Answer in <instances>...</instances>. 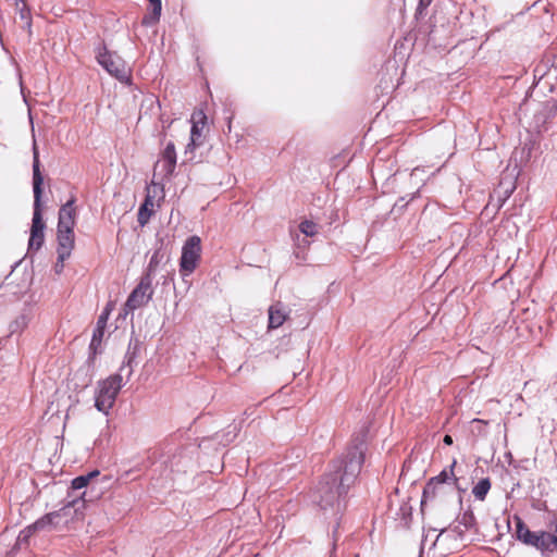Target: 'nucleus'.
<instances>
[{
  "label": "nucleus",
  "instance_id": "obj_1",
  "mask_svg": "<svg viewBox=\"0 0 557 557\" xmlns=\"http://www.w3.org/2000/svg\"><path fill=\"white\" fill-rule=\"evenodd\" d=\"M367 432L362 430L352 437L346 454L330 465L327 472L317 485L313 499L321 509L341 510L342 502L356 482L364 462Z\"/></svg>",
  "mask_w": 557,
  "mask_h": 557
},
{
  "label": "nucleus",
  "instance_id": "obj_2",
  "mask_svg": "<svg viewBox=\"0 0 557 557\" xmlns=\"http://www.w3.org/2000/svg\"><path fill=\"white\" fill-rule=\"evenodd\" d=\"M44 177L40 172V162L36 147H34L33 161V191H34V212L30 227V237L28 240V249H40L45 240V222L41 211Z\"/></svg>",
  "mask_w": 557,
  "mask_h": 557
},
{
  "label": "nucleus",
  "instance_id": "obj_3",
  "mask_svg": "<svg viewBox=\"0 0 557 557\" xmlns=\"http://www.w3.org/2000/svg\"><path fill=\"white\" fill-rule=\"evenodd\" d=\"M124 384L122 373H114L106 380L100 381L95 398L96 409L104 414H109Z\"/></svg>",
  "mask_w": 557,
  "mask_h": 557
},
{
  "label": "nucleus",
  "instance_id": "obj_4",
  "mask_svg": "<svg viewBox=\"0 0 557 557\" xmlns=\"http://www.w3.org/2000/svg\"><path fill=\"white\" fill-rule=\"evenodd\" d=\"M94 51L98 64L104 71L120 82L128 81L129 74L124 60L115 51H110L104 41L99 40Z\"/></svg>",
  "mask_w": 557,
  "mask_h": 557
},
{
  "label": "nucleus",
  "instance_id": "obj_5",
  "mask_svg": "<svg viewBox=\"0 0 557 557\" xmlns=\"http://www.w3.org/2000/svg\"><path fill=\"white\" fill-rule=\"evenodd\" d=\"M71 509L74 510L75 515L83 510V502L81 500V497H75L71 500H67L59 510L46 513L34 522V528L38 531L50 530L57 528L63 518L65 519L64 522L66 523L69 521L67 517L70 516Z\"/></svg>",
  "mask_w": 557,
  "mask_h": 557
},
{
  "label": "nucleus",
  "instance_id": "obj_6",
  "mask_svg": "<svg viewBox=\"0 0 557 557\" xmlns=\"http://www.w3.org/2000/svg\"><path fill=\"white\" fill-rule=\"evenodd\" d=\"M516 520V537L518 541L522 542L525 545L535 547L542 553L545 552H554L552 549L553 544L549 541L548 532H533L531 531L523 520L519 517L515 518Z\"/></svg>",
  "mask_w": 557,
  "mask_h": 557
},
{
  "label": "nucleus",
  "instance_id": "obj_7",
  "mask_svg": "<svg viewBox=\"0 0 557 557\" xmlns=\"http://www.w3.org/2000/svg\"><path fill=\"white\" fill-rule=\"evenodd\" d=\"M201 239L197 235H193L186 239L182 248L180 260V271L183 276L191 274L200 260Z\"/></svg>",
  "mask_w": 557,
  "mask_h": 557
},
{
  "label": "nucleus",
  "instance_id": "obj_8",
  "mask_svg": "<svg viewBox=\"0 0 557 557\" xmlns=\"http://www.w3.org/2000/svg\"><path fill=\"white\" fill-rule=\"evenodd\" d=\"M153 295L152 280L143 275L138 285L132 290L124 305V315L147 305Z\"/></svg>",
  "mask_w": 557,
  "mask_h": 557
},
{
  "label": "nucleus",
  "instance_id": "obj_9",
  "mask_svg": "<svg viewBox=\"0 0 557 557\" xmlns=\"http://www.w3.org/2000/svg\"><path fill=\"white\" fill-rule=\"evenodd\" d=\"M111 313V305L108 304L101 314L98 317L96 327L92 332V337L89 344V350L95 356L101 352V343L104 336L107 323Z\"/></svg>",
  "mask_w": 557,
  "mask_h": 557
},
{
  "label": "nucleus",
  "instance_id": "obj_10",
  "mask_svg": "<svg viewBox=\"0 0 557 557\" xmlns=\"http://www.w3.org/2000/svg\"><path fill=\"white\" fill-rule=\"evenodd\" d=\"M99 474H100V472L98 470H92L86 474H82V475L74 478L71 482V487H70L66 498L64 499V503H66L67 500H71L75 497H81V500L83 502V508H84L85 507V499H84L85 492L79 493V491L85 488L88 485V483L90 482V480L96 478Z\"/></svg>",
  "mask_w": 557,
  "mask_h": 557
},
{
  "label": "nucleus",
  "instance_id": "obj_11",
  "mask_svg": "<svg viewBox=\"0 0 557 557\" xmlns=\"http://www.w3.org/2000/svg\"><path fill=\"white\" fill-rule=\"evenodd\" d=\"M75 198L71 197L59 210L57 230L73 231L75 226Z\"/></svg>",
  "mask_w": 557,
  "mask_h": 557
},
{
  "label": "nucleus",
  "instance_id": "obj_12",
  "mask_svg": "<svg viewBox=\"0 0 557 557\" xmlns=\"http://www.w3.org/2000/svg\"><path fill=\"white\" fill-rule=\"evenodd\" d=\"M207 116L202 111L194 113L191 117L190 141L187 144L185 153L193 152V150L201 145V129L205 125Z\"/></svg>",
  "mask_w": 557,
  "mask_h": 557
},
{
  "label": "nucleus",
  "instance_id": "obj_13",
  "mask_svg": "<svg viewBox=\"0 0 557 557\" xmlns=\"http://www.w3.org/2000/svg\"><path fill=\"white\" fill-rule=\"evenodd\" d=\"M59 261L63 263L70 256L74 248V231L57 230Z\"/></svg>",
  "mask_w": 557,
  "mask_h": 557
},
{
  "label": "nucleus",
  "instance_id": "obj_14",
  "mask_svg": "<svg viewBox=\"0 0 557 557\" xmlns=\"http://www.w3.org/2000/svg\"><path fill=\"white\" fill-rule=\"evenodd\" d=\"M139 350V341L131 338L125 354L124 361L120 368L119 373L126 371V379L128 380L133 373V366L136 363V358Z\"/></svg>",
  "mask_w": 557,
  "mask_h": 557
},
{
  "label": "nucleus",
  "instance_id": "obj_15",
  "mask_svg": "<svg viewBox=\"0 0 557 557\" xmlns=\"http://www.w3.org/2000/svg\"><path fill=\"white\" fill-rule=\"evenodd\" d=\"M287 311L282 302H276L269 308V329H277L287 319Z\"/></svg>",
  "mask_w": 557,
  "mask_h": 557
},
{
  "label": "nucleus",
  "instance_id": "obj_16",
  "mask_svg": "<svg viewBox=\"0 0 557 557\" xmlns=\"http://www.w3.org/2000/svg\"><path fill=\"white\" fill-rule=\"evenodd\" d=\"M240 430H242V422H239V423L234 422V423L230 424L227 426V429L224 430L223 432L216 433L215 440L224 446L228 445L237 437Z\"/></svg>",
  "mask_w": 557,
  "mask_h": 557
},
{
  "label": "nucleus",
  "instance_id": "obj_17",
  "mask_svg": "<svg viewBox=\"0 0 557 557\" xmlns=\"http://www.w3.org/2000/svg\"><path fill=\"white\" fill-rule=\"evenodd\" d=\"M443 490L442 486H438L437 483H435L432 479L428 481L425 484L423 492H422V498H421V509L423 510L425 504L429 500H432L435 498V496L441 493Z\"/></svg>",
  "mask_w": 557,
  "mask_h": 557
},
{
  "label": "nucleus",
  "instance_id": "obj_18",
  "mask_svg": "<svg viewBox=\"0 0 557 557\" xmlns=\"http://www.w3.org/2000/svg\"><path fill=\"white\" fill-rule=\"evenodd\" d=\"M175 166V161L159 159L154 165V176L160 175L163 178H170L174 173Z\"/></svg>",
  "mask_w": 557,
  "mask_h": 557
},
{
  "label": "nucleus",
  "instance_id": "obj_19",
  "mask_svg": "<svg viewBox=\"0 0 557 557\" xmlns=\"http://www.w3.org/2000/svg\"><path fill=\"white\" fill-rule=\"evenodd\" d=\"M152 200L151 197L148 195L145 199V201L140 205L138 214H137V221L141 226H145L150 216L152 215Z\"/></svg>",
  "mask_w": 557,
  "mask_h": 557
},
{
  "label": "nucleus",
  "instance_id": "obj_20",
  "mask_svg": "<svg viewBox=\"0 0 557 557\" xmlns=\"http://www.w3.org/2000/svg\"><path fill=\"white\" fill-rule=\"evenodd\" d=\"M151 7V12L144 16L143 24L145 25H152L159 22L161 10H162V2L161 0H148Z\"/></svg>",
  "mask_w": 557,
  "mask_h": 557
},
{
  "label": "nucleus",
  "instance_id": "obj_21",
  "mask_svg": "<svg viewBox=\"0 0 557 557\" xmlns=\"http://www.w3.org/2000/svg\"><path fill=\"white\" fill-rule=\"evenodd\" d=\"M491 488V481L488 478L481 479L472 488V494L479 500H484Z\"/></svg>",
  "mask_w": 557,
  "mask_h": 557
},
{
  "label": "nucleus",
  "instance_id": "obj_22",
  "mask_svg": "<svg viewBox=\"0 0 557 557\" xmlns=\"http://www.w3.org/2000/svg\"><path fill=\"white\" fill-rule=\"evenodd\" d=\"M163 257H164V253L161 251V249H157L152 253L144 275H149V277L152 278L153 274H154L159 263L162 261Z\"/></svg>",
  "mask_w": 557,
  "mask_h": 557
},
{
  "label": "nucleus",
  "instance_id": "obj_23",
  "mask_svg": "<svg viewBox=\"0 0 557 557\" xmlns=\"http://www.w3.org/2000/svg\"><path fill=\"white\" fill-rule=\"evenodd\" d=\"M38 530L34 528V523L23 529L16 540V544L13 549L20 548L22 545H27L28 540L32 537V535L37 532Z\"/></svg>",
  "mask_w": 557,
  "mask_h": 557
},
{
  "label": "nucleus",
  "instance_id": "obj_24",
  "mask_svg": "<svg viewBox=\"0 0 557 557\" xmlns=\"http://www.w3.org/2000/svg\"><path fill=\"white\" fill-rule=\"evenodd\" d=\"M458 522L465 528V530H471L476 524L475 516L472 510H467L461 516H459Z\"/></svg>",
  "mask_w": 557,
  "mask_h": 557
},
{
  "label": "nucleus",
  "instance_id": "obj_25",
  "mask_svg": "<svg viewBox=\"0 0 557 557\" xmlns=\"http://www.w3.org/2000/svg\"><path fill=\"white\" fill-rule=\"evenodd\" d=\"M318 224L310 221L305 220L299 224V231L305 234L306 236H314L318 233Z\"/></svg>",
  "mask_w": 557,
  "mask_h": 557
},
{
  "label": "nucleus",
  "instance_id": "obj_26",
  "mask_svg": "<svg viewBox=\"0 0 557 557\" xmlns=\"http://www.w3.org/2000/svg\"><path fill=\"white\" fill-rule=\"evenodd\" d=\"M456 462H454L450 467V471L444 469L438 475L431 478L438 486L444 487V484L448 482V480L454 478L453 468Z\"/></svg>",
  "mask_w": 557,
  "mask_h": 557
},
{
  "label": "nucleus",
  "instance_id": "obj_27",
  "mask_svg": "<svg viewBox=\"0 0 557 557\" xmlns=\"http://www.w3.org/2000/svg\"><path fill=\"white\" fill-rule=\"evenodd\" d=\"M27 325V318L25 315L17 317L13 322L10 323V333H18Z\"/></svg>",
  "mask_w": 557,
  "mask_h": 557
},
{
  "label": "nucleus",
  "instance_id": "obj_28",
  "mask_svg": "<svg viewBox=\"0 0 557 557\" xmlns=\"http://www.w3.org/2000/svg\"><path fill=\"white\" fill-rule=\"evenodd\" d=\"M549 528L554 531V534L548 533V539L550 543L553 544L552 549L557 552V511L554 513L550 522Z\"/></svg>",
  "mask_w": 557,
  "mask_h": 557
},
{
  "label": "nucleus",
  "instance_id": "obj_29",
  "mask_svg": "<svg viewBox=\"0 0 557 557\" xmlns=\"http://www.w3.org/2000/svg\"><path fill=\"white\" fill-rule=\"evenodd\" d=\"M16 7L18 10V16L23 22L32 20L30 9L26 4L25 0H18V5Z\"/></svg>",
  "mask_w": 557,
  "mask_h": 557
},
{
  "label": "nucleus",
  "instance_id": "obj_30",
  "mask_svg": "<svg viewBox=\"0 0 557 557\" xmlns=\"http://www.w3.org/2000/svg\"><path fill=\"white\" fill-rule=\"evenodd\" d=\"M161 159L168 160V161H175L176 162V151L175 146L172 141L168 143L163 152Z\"/></svg>",
  "mask_w": 557,
  "mask_h": 557
},
{
  "label": "nucleus",
  "instance_id": "obj_31",
  "mask_svg": "<svg viewBox=\"0 0 557 557\" xmlns=\"http://www.w3.org/2000/svg\"><path fill=\"white\" fill-rule=\"evenodd\" d=\"M23 29L27 32L28 39L30 40L33 32H32V20L24 22Z\"/></svg>",
  "mask_w": 557,
  "mask_h": 557
},
{
  "label": "nucleus",
  "instance_id": "obj_32",
  "mask_svg": "<svg viewBox=\"0 0 557 557\" xmlns=\"http://www.w3.org/2000/svg\"><path fill=\"white\" fill-rule=\"evenodd\" d=\"M432 0H419L418 11L422 12L431 4Z\"/></svg>",
  "mask_w": 557,
  "mask_h": 557
},
{
  "label": "nucleus",
  "instance_id": "obj_33",
  "mask_svg": "<svg viewBox=\"0 0 557 557\" xmlns=\"http://www.w3.org/2000/svg\"><path fill=\"white\" fill-rule=\"evenodd\" d=\"M454 532L457 533V535L461 539L467 530L459 523L453 529Z\"/></svg>",
  "mask_w": 557,
  "mask_h": 557
},
{
  "label": "nucleus",
  "instance_id": "obj_34",
  "mask_svg": "<svg viewBox=\"0 0 557 557\" xmlns=\"http://www.w3.org/2000/svg\"><path fill=\"white\" fill-rule=\"evenodd\" d=\"M63 268H64V262H63V263H61V262L59 261V259H58V260H57V263H55V265H54L55 273H58V274H59V273H61V272L63 271Z\"/></svg>",
  "mask_w": 557,
  "mask_h": 557
},
{
  "label": "nucleus",
  "instance_id": "obj_35",
  "mask_svg": "<svg viewBox=\"0 0 557 557\" xmlns=\"http://www.w3.org/2000/svg\"><path fill=\"white\" fill-rule=\"evenodd\" d=\"M443 442L445 445H451L453 444V437L450 435H445L443 438Z\"/></svg>",
  "mask_w": 557,
  "mask_h": 557
},
{
  "label": "nucleus",
  "instance_id": "obj_36",
  "mask_svg": "<svg viewBox=\"0 0 557 557\" xmlns=\"http://www.w3.org/2000/svg\"><path fill=\"white\" fill-rule=\"evenodd\" d=\"M227 129L231 131V120L228 121Z\"/></svg>",
  "mask_w": 557,
  "mask_h": 557
},
{
  "label": "nucleus",
  "instance_id": "obj_37",
  "mask_svg": "<svg viewBox=\"0 0 557 557\" xmlns=\"http://www.w3.org/2000/svg\"><path fill=\"white\" fill-rule=\"evenodd\" d=\"M15 4L18 5V0H15Z\"/></svg>",
  "mask_w": 557,
  "mask_h": 557
},
{
  "label": "nucleus",
  "instance_id": "obj_38",
  "mask_svg": "<svg viewBox=\"0 0 557 557\" xmlns=\"http://www.w3.org/2000/svg\"><path fill=\"white\" fill-rule=\"evenodd\" d=\"M556 109H557V103H556Z\"/></svg>",
  "mask_w": 557,
  "mask_h": 557
}]
</instances>
